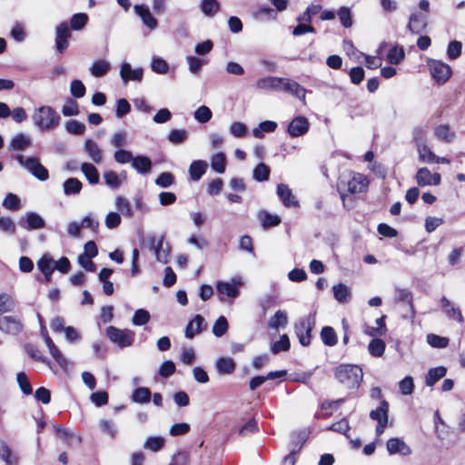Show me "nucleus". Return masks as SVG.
Instances as JSON below:
<instances>
[{"instance_id":"obj_1","label":"nucleus","mask_w":465,"mask_h":465,"mask_svg":"<svg viewBox=\"0 0 465 465\" xmlns=\"http://www.w3.org/2000/svg\"><path fill=\"white\" fill-rule=\"evenodd\" d=\"M256 86L265 91L284 92L302 102H305L306 89L297 82L287 77H262L257 81Z\"/></svg>"},{"instance_id":"obj_2","label":"nucleus","mask_w":465,"mask_h":465,"mask_svg":"<svg viewBox=\"0 0 465 465\" xmlns=\"http://www.w3.org/2000/svg\"><path fill=\"white\" fill-rule=\"evenodd\" d=\"M32 119L39 130L46 132L55 129L61 117L51 106H41L35 111Z\"/></svg>"},{"instance_id":"obj_3","label":"nucleus","mask_w":465,"mask_h":465,"mask_svg":"<svg viewBox=\"0 0 465 465\" xmlns=\"http://www.w3.org/2000/svg\"><path fill=\"white\" fill-rule=\"evenodd\" d=\"M336 379L348 388H358L362 381L363 372L360 366L341 364L334 371Z\"/></svg>"},{"instance_id":"obj_4","label":"nucleus","mask_w":465,"mask_h":465,"mask_svg":"<svg viewBox=\"0 0 465 465\" xmlns=\"http://www.w3.org/2000/svg\"><path fill=\"white\" fill-rule=\"evenodd\" d=\"M316 312L300 317L294 323V331L301 345L306 347L311 343L312 331L316 323Z\"/></svg>"},{"instance_id":"obj_5","label":"nucleus","mask_w":465,"mask_h":465,"mask_svg":"<svg viewBox=\"0 0 465 465\" xmlns=\"http://www.w3.org/2000/svg\"><path fill=\"white\" fill-rule=\"evenodd\" d=\"M15 158L20 166L25 168L37 180L45 182L49 179L48 170L40 163L37 157H25L23 154H17Z\"/></svg>"},{"instance_id":"obj_6","label":"nucleus","mask_w":465,"mask_h":465,"mask_svg":"<svg viewBox=\"0 0 465 465\" xmlns=\"http://www.w3.org/2000/svg\"><path fill=\"white\" fill-rule=\"evenodd\" d=\"M108 339L119 348L131 346L134 341L135 333L129 329H118L114 326H108L105 330Z\"/></svg>"},{"instance_id":"obj_7","label":"nucleus","mask_w":465,"mask_h":465,"mask_svg":"<svg viewBox=\"0 0 465 465\" xmlns=\"http://www.w3.org/2000/svg\"><path fill=\"white\" fill-rule=\"evenodd\" d=\"M146 241L149 250L154 252L156 260L159 262L167 263L171 253V246L168 242L164 243V236L161 235L156 238L153 235H149Z\"/></svg>"},{"instance_id":"obj_8","label":"nucleus","mask_w":465,"mask_h":465,"mask_svg":"<svg viewBox=\"0 0 465 465\" xmlns=\"http://www.w3.org/2000/svg\"><path fill=\"white\" fill-rule=\"evenodd\" d=\"M430 74L439 84H445L451 76L452 70L447 64L439 60H430L428 62Z\"/></svg>"},{"instance_id":"obj_9","label":"nucleus","mask_w":465,"mask_h":465,"mask_svg":"<svg viewBox=\"0 0 465 465\" xmlns=\"http://www.w3.org/2000/svg\"><path fill=\"white\" fill-rule=\"evenodd\" d=\"M134 11L142 20L143 25L151 31L158 27V21L153 15L147 5L141 4L134 6Z\"/></svg>"},{"instance_id":"obj_10","label":"nucleus","mask_w":465,"mask_h":465,"mask_svg":"<svg viewBox=\"0 0 465 465\" xmlns=\"http://www.w3.org/2000/svg\"><path fill=\"white\" fill-rule=\"evenodd\" d=\"M53 429L56 437L63 440L69 447H74L82 443L81 435L76 434L72 430L58 424H54Z\"/></svg>"},{"instance_id":"obj_11","label":"nucleus","mask_w":465,"mask_h":465,"mask_svg":"<svg viewBox=\"0 0 465 465\" xmlns=\"http://www.w3.org/2000/svg\"><path fill=\"white\" fill-rule=\"evenodd\" d=\"M19 224L25 230L35 231L45 228V221L39 213L35 212H28L19 221Z\"/></svg>"},{"instance_id":"obj_12","label":"nucleus","mask_w":465,"mask_h":465,"mask_svg":"<svg viewBox=\"0 0 465 465\" xmlns=\"http://www.w3.org/2000/svg\"><path fill=\"white\" fill-rule=\"evenodd\" d=\"M71 33L65 22L61 23L55 29V48L59 54H63L68 47V40Z\"/></svg>"},{"instance_id":"obj_13","label":"nucleus","mask_w":465,"mask_h":465,"mask_svg":"<svg viewBox=\"0 0 465 465\" xmlns=\"http://www.w3.org/2000/svg\"><path fill=\"white\" fill-rule=\"evenodd\" d=\"M415 179L420 186L439 185L441 182L440 174L438 173H431L427 167L420 168Z\"/></svg>"},{"instance_id":"obj_14","label":"nucleus","mask_w":465,"mask_h":465,"mask_svg":"<svg viewBox=\"0 0 465 465\" xmlns=\"http://www.w3.org/2000/svg\"><path fill=\"white\" fill-rule=\"evenodd\" d=\"M23 329L20 319L15 316L0 317V331L12 335L18 334Z\"/></svg>"},{"instance_id":"obj_15","label":"nucleus","mask_w":465,"mask_h":465,"mask_svg":"<svg viewBox=\"0 0 465 465\" xmlns=\"http://www.w3.org/2000/svg\"><path fill=\"white\" fill-rule=\"evenodd\" d=\"M309 121L304 116L293 118L288 125V133L292 137H299L305 134L309 130Z\"/></svg>"},{"instance_id":"obj_16","label":"nucleus","mask_w":465,"mask_h":465,"mask_svg":"<svg viewBox=\"0 0 465 465\" xmlns=\"http://www.w3.org/2000/svg\"><path fill=\"white\" fill-rule=\"evenodd\" d=\"M386 448L390 455L408 456L411 454V449L400 438H391L387 441Z\"/></svg>"},{"instance_id":"obj_17","label":"nucleus","mask_w":465,"mask_h":465,"mask_svg":"<svg viewBox=\"0 0 465 465\" xmlns=\"http://www.w3.org/2000/svg\"><path fill=\"white\" fill-rule=\"evenodd\" d=\"M276 193L285 207L299 206L298 200H296L292 191L289 188L288 185L284 183L278 184Z\"/></svg>"},{"instance_id":"obj_18","label":"nucleus","mask_w":465,"mask_h":465,"mask_svg":"<svg viewBox=\"0 0 465 465\" xmlns=\"http://www.w3.org/2000/svg\"><path fill=\"white\" fill-rule=\"evenodd\" d=\"M427 27V17L417 12L412 13L410 15L409 23L407 25L408 30L415 35H419L423 32Z\"/></svg>"},{"instance_id":"obj_19","label":"nucleus","mask_w":465,"mask_h":465,"mask_svg":"<svg viewBox=\"0 0 465 465\" xmlns=\"http://www.w3.org/2000/svg\"><path fill=\"white\" fill-rule=\"evenodd\" d=\"M143 72L142 68L133 69L131 64L127 62L121 64L120 75L124 83H127L128 81L140 82L143 79Z\"/></svg>"},{"instance_id":"obj_20","label":"nucleus","mask_w":465,"mask_h":465,"mask_svg":"<svg viewBox=\"0 0 465 465\" xmlns=\"http://www.w3.org/2000/svg\"><path fill=\"white\" fill-rule=\"evenodd\" d=\"M205 327L206 324L204 323V318L202 315L197 314L187 323L184 331L185 337L193 339L196 334L201 333Z\"/></svg>"},{"instance_id":"obj_21","label":"nucleus","mask_w":465,"mask_h":465,"mask_svg":"<svg viewBox=\"0 0 465 465\" xmlns=\"http://www.w3.org/2000/svg\"><path fill=\"white\" fill-rule=\"evenodd\" d=\"M369 185L367 177L361 173H354L348 182V191L351 193H359L366 191Z\"/></svg>"},{"instance_id":"obj_22","label":"nucleus","mask_w":465,"mask_h":465,"mask_svg":"<svg viewBox=\"0 0 465 465\" xmlns=\"http://www.w3.org/2000/svg\"><path fill=\"white\" fill-rule=\"evenodd\" d=\"M32 145V139L28 134L20 133L15 134L8 145L9 151H24Z\"/></svg>"},{"instance_id":"obj_23","label":"nucleus","mask_w":465,"mask_h":465,"mask_svg":"<svg viewBox=\"0 0 465 465\" xmlns=\"http://www.w3.org/2000/svg\"><path fill=\"white\" fill-rule=\"evenodd\" d=\"M84 150L88 154L89 158L95 163H100L103 161V151L92 139H86L84 143Z\"/></svg>"},{"instance_id":"obj_24","label":"nucleus","mask_w":465,"mask_h":465,"mask_svg":"<svg viewBox=\"0 0 465 465\" xmlns=\"http://www.w3.org/2000/svg\"><path fill=\"white\" fill-rule=\"evenodd\" d=\"M435 137L446 143H452L456 138V134L450 129L449 124H439L434 129Z\"/></svg>"},{"instance_id":"obj_25","label":"nucleus","mask_w":465,"mask_h":465,"mask_svg":"<svg viewBox=\"0 0 465 465\" xmlns=\"http://www.w3.org/2000/svg\"><path fill=\"white\" fill-rule=\"evenodd\" d=\"M240 285L241 281L235 282L233 280V282H218L216 284V289L219 293L234 298L239 294Z\"/></svg>"},{"instance_id":"obj_26","label":"nucleus","mask_w":465,"mask_h":465,"mask_svg":"<svg viewBox=\"0 0 465 465\" xmlns=\"http://www.w3.org/2000/svg\"><path fill=\"white\" fill-rule=\"evenodd\" d=\"M208 164L203 160L193 161L189 166V174L193 181H199L205 173Z\"/></svg>"},{"instance_id":"obj_27","label":"nucleus","mask_w":465,"mask_h":465,"mask_svg":"<svg viewBox=\"0 0 465 465\" xmlns=\"http://www.w3.org/2000/svg\"><path fill=\"white\" fill-rule=\"evenodd\" d=\"M333 296L340 303L349 302L351 297V289L344 283H338L332 287Z\"/></svg>"},{"instance_id":"obj_28","label":"nucleus","mask_w":465,"mask_h":465,"mask_svg":"<svg viewBox=\"0 0 465 465\" xmlns=\"http://www.w3.org/2000/svg\"><path fill=\"white\" fill-rule=\"evenodd\" d=\"M111 69V64L104 59L95 60L90 66V73L94 77L104 76Z\"/></svg>"},{"instance_id":"obj_29","label":"nucleus","mask_w":465,"mask_h":465,"mask_svg":"<svg viewBox=\"0 0 465 465\" xmlns=\"http://www.w3.org/2000/svg\"><path fill=\"white\" fill-rule=\"evenodd\" d=\"M447 373V369L443 366L431 368L425 377V384L429 387L433 386L438 381L443 378Z\"/></svg>"},{"instance_id":"obj_30","label":"nucleus","mask_w":465,"mask_h":465,"mask_svg":"<svg viewBox=\"0 0 465 465\" xmlns=\"http://www.w3.org/2000/svg\"><path fill=\"white\" fill-rule=\"evenodd\" d=\"M440 303L442 309L450 318H453L459 322H464L460 310L457 307H454L445 296L440 299Z\"/></svg>"},{"instance_id":"obj_31","label":"nucleus","mask_w":465,"mask_h":465,"mask_svg":"<svg viewBox=\"0 0 465 465\" xmlns=\"http://www.w3.org/2000/svg\"><path fill=\"white\" fill-rule=\"evenodd\" d=\"M132 166L139 173L145 174L152 169V161L147 156L138 155L134 158Z\"/></svg>"},{"instance_id":"obj_32","label":"nucleus","mask_w":465,"mask_h":465,"mask_svg":"<svg viewBox=\"0 0 465 465\" xmlns=\"http://www.w3.org/2000/svg\"><path fill=\"white\" fill-rule=\"evenodd\" d=\"M388 411L389 403L386 401H381L380 406L371 411L370 418L377 422L388 423Z\"/></svg>"},{"instance_id":"obj_33","label":"nucleus","mask_w":465,"mask_h":465,"mask_svg":"<svg viewBox=\"0 0 465 465\" xmlns=\"http://www.w3.org/2000/svg\"><path fill=\"white\" fill-rule=\"evenodd\" d=\"M235 362L232 358L222 357L216 361V369L220 374H232L235 371Z\"/></svg>"},{"instance_id":"obj_34","label":"nucleus","mask_w":465,"mask_h":465,"mask_svg":"<svg viewBox=\"0 0 465 465\" xmlns=\"http://www.w3.org/2000/svg\"><path fill=\"white\" fill-rule=\"evenodd\" d=\"M321 340L322 343L329 347H333L338 342V337L334 329L331 326H324L321 331Z\"/></svg>"},{"instance_id":"obj_35","label":"nucleus","mask_w":465,"mask_h":465,"mask_svg":"<svg viewBox=\"0 0 465 465\" xmlns=\"http://www.w3.org/2000/svg\"><path fill=\"white\" fill-rule=\"evenodd\" d=\"M277 128V123L274 121L266 120L259 124V125L252 129V134L255 138H262L264 133L274 132Z\"/></svg>"},{"instance_id":"obj_36","label":"nucleus","mask_w":465,"mask_h":465,"mask_svg":"<svg viewBox=\"0 0 465 465\" xmlns=\"http://www.w3.org/2000/svg\"><path fill=\"white\" fill-rule=\"evenodd\" d=\"M152 393L148 388L138 387L133 391L131 400L135 403L145 404L150 401Z\"/></svg>"},{"instance_id":"obj_37","label":"nucleus","mask_w":465,"mask_h":465,"mask_svg":"<svg viewBox=\"0 0 465 465\" xmlns=\"http://www.w3.org/2000/svg\"><path fill=\"white\" fill-rule=\"evenodd\" d=\"M81 171L91 184H97L99 183V173L94 165L89 163H83L81 164Z\"/></svg>"},{"instance_id":"obj_38","label":"nucleus","mask_w":465,"mask_h":465,"mask_svg":"<svg viewBox=\"0 0 465 465\" xmlns=\"http://www.w3.org/2000/svg\"><path fill=\"white\" fill-rule=\"evenodd\" d=\"M83 187V183L77 178H68L63 183V190L65 195L78 194Z\"/></svg>"},{"instance_id":"obj_39","label":"nucleus","mask_w":465,"mask_h":465,"mask_svg":"<svg viewBox=\"0 0 465 465\" xmlns=\"http://www.w3.org/2000/svg\"><path fill=\"white\" fill-rule=\"evenodd\" d=\"M288 323L287 314L283 311H277L268 322V328L278 330L280 327L284 328Z\"/></svg>"},{"instance_id":"obj_40","label":"nucleus","mask_w":465,"mask_h":465,"mask_svg":"<svg viewBox=\"0 0 465 465\" xmlns=\"http://www.w3.org/2000/svg\"><path fill=\"white\" fill-rule=\"evenodd\" d=\"M200 9L204 15L213 17L218 13L220 3L217 0H202Z\"/></svg>"},{"instance_id":"obj_41","label":"nucleus","mask_w":465,"mask_h":465,"mask_svg":"<svg viewBox=\"0 0 465 465\" xmlns=\"http://www.w3.org/2000/svg\"><path fill=\"white\" fill-rule=\"evenodd\" d=\"M211 167L218 173H223L226 169V157L223 153H217L211 157Z\"/></svg>"},{"instance_id":"obj_42","label":"nucleus","mask_w":465,"mask_h":465,"mask_svg":"<svg viewBox=\"0 0 465 465\" xmlns=\"http://www.w3.org/2000/svg\"><path fill=\"white\" fill-rule=\"evenodd\" d=\"M419 160L426 163H433L436 154L430 150L426 143H420L417 147Z\"/></svg>"},{"instance_id":"obj_43","label":"nucleus","mask_w":465,"mask_h":465,"mask_svg":"<svg viewBox=\"0 0 465 465\" xmlns=\"http://www.w3.org/2000/svg\"><path fill=\"white\" fill-rule=\"evenodd\" d=\"M259 218L264 229L274 227L281 223L280 216L276 214H271L265 211L260 213Z\"/></svg>"},{"instance_id":"obj_44","label":"nucleus","mask_w":465,"mask_h":465,"mask_svg":"<svg viewBox=\"0 0 465 465\" xmlns=\"http://www.w3.org/2000/svg\"><path fill=\"white\" fill-rule=\"evenodd\" d=\"M270 167L263 163L256 165L252 172V178L257 182H265L270 176Z\"/></svg>"},{"instance_id":"obj_45","label":"nucleus","mask_w":465,"mask_h":465,"mask_svg":"<svg viewBox=\"0 0 465 465\" xmlns=\"http://www.w3.org/2000/svg\"><path fill=\"white\" fill-rule=\"evenodd\" d=\"M291 343L287 334H282L280 340L271 344V351L273 354H278L282 351H287L290 350Z\"/></svg>"},{"instance_id":"obj_46","label":"nucleus","mask_w":465,"mask_h":465,"mask_svg":"<svg viewBox=\"0 0 465 465\" xmlns=\"http://www.w3.org/2000/svg\"><path fill=\"white\" fill-rule=\"evenodd\" d=\"M37 267L43 274H52L54 271V260L48 254H45L37 262Z\"/></svg>"},{"instance_id":"obj_47","label":"nucleus","mask_w":465,"mask_h":465,"mask_svg":"<svg viewBox=\"0 0 465 465\" xmlns=\"http://www.w3.org/2000/svg\"><path fill=\"white\" fill-rule=\"evenodd\" d=\"M385 342L381 339H372L369 345L368 351L374 357H381L385 351Z\"/></svg>"},{"instance_id":"obj_48","label":"nucleus","mask_w":465,"mask_h":465,"mask_svg":"<svg viewBox=\"0 0 465 465\" xmlns=\"http://www.w3.org/2000/svg\"><path fill=\"white\" fill-rule=\"evenodd\" d=\"M0 458L6 465H16V459L12 455L11 449L4 440H0Z\"/></svg>"},{"instance_id":"obj_49","label":"nucleus","mask_w":465,"mask_h":465,"mask_svg":"<svg viewBox=\"0 0 465 465\" xmlns=\"http://www.w3.org/2000/svg\"><path fill=\"white\" fill-rule=\"evenodd\" d=\"M405 57V53L402 47L393 46L390 49L387 54V60L391 64H399Z\"/></svg>"},{"instance_id":"obj_50","label":"nucleus","mask_w":465,"mask_h":465,"mask_svg":"<svg viewBox=\"0 0 465 465\" xmlns=\"http://www.w3.org/2000/svg\"><path fill=\"white\" fill-rule=\"evenodd\" d=\"M305 441H306L305 433L300 432L296 435H293L291 445H290V453L289 454L294 456L297 452H299L302 450Z\"/></svg>"},{"instance_id":"obj_51","label":"nucleus","mask_w":465,"mask_h":465,"mask_svg":"<svg viewBox=\"0 0 465 465\" xmlns=\"http://www.w3.org/2000/svg\"><path fill=\"white\" fill-rule=\"evenodd\" d=\"M103 177L105 184L112 189L115 190L122 184L120 176L114 171L104 172Z\"/></svg>"},{"instance_id":"obj_52","label":"nucleus","mask_w":465,"mask_h":465,"mask_svg":"<svg viewBox=\"0 0 465 465\" xmlns=\"http://www.w3.org/2000/svg\"><path fill=\"white\" fill-rule=\"evenodd\" d=\"M88 22V15L84 13L74 14L70 21V25L73 30H82Z\"/></svg>"},{"instance_id":"obj_53","label":"nucleus","mask_w":465,"mask_h":465,"mask_svg":"<svg viewBox=\"0 0 465 465\" xmlns=\"http://www.w3.org/2000/svg\"><path fill=\"white\" fill-rule=\"evenodd\" d=\"M188 138V132L184 129H173L168 134V140L173 144H179Z\"/></svg>"},{"instance_id":"obj_54","label":"nucleus","mask_w":465,"mask_h":465,"mask_svg":"<svg viewBox=\"0 0 465 465\" xmlns=\"http://www.w3.org/2000/svg\"><path fill=\"white\" fill-rule=\"evenodd\" d=\"M193 116L199 123L205 124L212 119L213 113L208 106L201 105L195 110Z\"/></svg>"},{"instance_id":"obj_55","label":"nucleus","mask_w":465,"mask_h":465,"mask_svg":"<svg viewBox=\"0 0 465 465\" xmlns=\"http://www.w3.org/2000/svg\"><path fill=\"white\" fill-rule=\"evenodd\" d=\"M116 209L124 216L132 217L133 211L129 201L122 196H118L115 199Z\"/></svg>"},{"instance_id":"obj_56","label":"nucleus","mask_w":465,"mask_h":465,"mask_svg":"<svg viewBox=\"0 0 465 465\" xmlns=\"http://www.w3.org/2000/svg\"><path fill=\"white\" fill-rule=\"evenodd\" d=\"M79 106L76 101L68 98L62 107V114L64 116H76L79 114Z\"/></svg>"},{"instance_id":"obj_57","label":"nucleus","mask_w":465,"mask_h":465,"mask_svg":"<svg viewBox=\"0 0 465 465\" xmlns=\"http://www.w3.org/2000/svg\"><path fill=\"white\" fill-rule=\"evenodd\" d=\"M16 381L19 385L20 390L25 395H31L33 392L32 386L29 382L27 375L24 372H18L16 375Z\"/></svg>"},{"instance_id":"obj_58","label":"nucleus","mask_w":465,"mask_h":465,"mask_svg":"<svg viewBox=\"0 0 465 465\" xmlns=\"http://www.w3.org/2000/svg\"><path fill=\"white\" fill-rule=\"evenodd\" d=\"M164 439L163 437H149L143 444V448L153 451H159L164 445Z\"/></svg>"},{"instance_id":"obj_59","label":"nucleus","mask_w":465,"mask_h":465,"mask_svg":"<svg viewBox=\"0 0 465 465\" xmlns=\"http://www.w3.org/2000/svg\"><path fill=\"white\" fill-rule=\"evenodd\" d=\"M427 342L433 348L442 349L448 346L449 339L430 333L427 335Z\"/></svg>"},{"instance_id":"obj_60","label":"nucleus","mask_w":465,"mask_h":465,"mask_svg":"<svg viewBox=\"0 0 465 465\" xmlns=\"http://www.w3.org/2000/svg\"><path fill=\"white\" fill-rule=\"evenodd\" d=\"M228 330V322L224 316H220L213 326V333L216 337H222Z\"/></svg>"},{"instance_id":"obj_61","label":"nucleus","mask_w":465,"mask_h":465,"mask_svg":"<svg viewBox=\"0 0 465 465\" xmlns=\"http://www.w3.org/2000/svg\"><path fill=\"white\" fill-rule=\"evenodd\" d=\"M150 320V313L144 309H138L135 311L132 322L135 326H142L146 324Z\"/></svg>"},{"instance_id":"obj_62","label":"nucleus","mask_w":465,"mask_h":465,"mask_svg":"<svg viewBox=\"0 0 465 465\" xmlns=\"http://www.w3.org/2000/svg\"><path fill=\"white\" fill-rule=\"evenodd\" d=\"M67 133L74 135H81L85 131V125L76 120H69L65 124Z\"/></svg>"},{"instance_id":"obj_63","label":"nucleus","mask_w":465,"mask_h":465,"mask_svg":"<svg viewBox=\"0 0 465 465\" xmlns=\"http://www.w3.org/2000/svg\"><path fill=\"white\" fill-rule=\"evenodd\" d=\"M174 176L169 172H164L159 174L155 179V184L161 188H169L174 183Z\"/></svg>"},{"instance_id":"obj_64","label":"nucleus","mask_w":465,"mask_h":465,"mask_svg":"<svg viewBox=\"0 0 465 465\" xmlns=\"http://www.w3.org/2000/svg\"><path fill=\"white\" fill-rule=\"evenodd\" d=\"M189 453L179 450L173 455L170 465H189Z\"/></svg>"}]
</instances>
